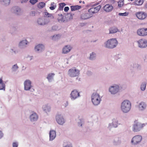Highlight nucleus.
Returning <instances> with one entry per match:
<instances>
[{
    "label": "nucleus",
    "mask_w": 147,
    "mask_h": 147,
    "mask_svg": "<svg viewBox=\"0 0 147 147\" xmlns=\"http://www.w3.org/2000/svg\"><path fill=\"white\" fill-rule=\"evenodd\" d=\"M131 106V103L129 100H124L121 103L120 109L123 113H127L130 111Z\"/></svg>",
    "instance_id": "nucleus-1"
},
{
    "label": "nucleus",
    "mask_w": 147,
    "mask_h": 147,
    "mask_svg": "<svg viewBox=\"0 0 147 147\" xmlns=\"http://www.w3.org/2000/svg\"><path fill=\"white\" fill-rule=\"evenodd\" d=\"M118 42L115 38L108 39L105 42L104 46L105 47L108 49H113L116 47Z\"/></svg>",
    "instance_id": "nucleus-2"
},
{
    "label": "nucleus",
    "mask_w": 147,
    "mask_h": 147,
    "mask_svg": "<svg viewBox=\"0 0 147 147\" xmlns=\"http://www.w3.org/2000/svg\"><path fill=\"white\" fill-rule=\"evenodd\" d=\"M145 125V123H142L137 120H136L133 125L132 130L135 132L139 131L142 129Z\"/></svg>",
    "instance_id": "nucleus-3"
},
{
    "label": "nucleus",
    "mask_w": 147,
    "mask_h": 147,
    "mask_svg": "<svg viewBox=\"0 0 147 147\" xmlns=\"http://www.w3.org/2000/svg\"><path fill=\"white\" fill-rule=\"evenodd\" d=\"M91 100L93 104L97 106L99 105L101 101V97L99 94L97 93H93L91 96Z\"/></svg>",
    "instance_id": "nucleus-4"
},
{
    "label": "nucleus",
    "mask_w": 147,
    "mask_h": 147,
    "mask_svg": "<svg viewBox=\"0 0 147 147\" xmlns=\"http://www.w3.org/2000/svg\"><path fill=\"white\" fill-rule=\"evenodd\" d=\"M80 70L75 67H73L69 69L68 71V75L71 77L78 76L80 74Z\"/></svg>",
    "instance_id": "nucleus-5"
},
{
    "label": "nucleus",
    "mask_w": 147,
    "mask_h": 147,
    "mask_svg": "<svg viewBox=\"0 0 147 147\" xmlns=\"http://www.w3.org/2000/svg\"><path fill=\"white\" fill-rule=\"evenodd\" d=\"M120 90V87L117 84H114L111 86L109 88V92L112 94H115L118 92Z\"/></svg>",
    "instance_id": "nucleus-6"
},
{
    "label": "nucleus",
    "mask_w": 147,
    "mask_h": 147,
    "mask_svg": "<svg viewBox=\"0 0 147 147\" xmlns=\"http://www.w3.org/2000/svg\"><path fill=\"white\" fill-rule=\"evenodd\" d=\"M142 139V136L140 135H137L133 137L131 139V143L133 145H136L139 144Z\"/></svg>",
    "instance_id": "nucleus-7"
},
{
    "label": "nucleus",
    "mask_w": 147,
    "mask_h": 147,
    "mask_svg": "<svg viewBox=\"0 0 147 147\" xmlns=\"http://www.w3.org/2000/svg\"><path fill=\"white\" fill-rule=\"evenodd\" d=\"M138 47L140 48L143 49L147 47V40L146 39L142 38L137 41Z\"/></svg>",
    "instance_id": "nucleus-8"
},
{
    "label": "nucleus",
    "mask_w": 147,
    "mask_h": 147,
    "mask_svg": "<svg viewBox=\"0 0 147 147\" xmlns=\"http://www.w3.org/2000/svg\"><path fill=\"white\" fill-rule=\"evenodd\" d=\"M137 34L139 36H144L147 35V28H142L138 29L137 31Z\"/></svg>",
    "instance_id": "nucleus-9"
},
{
    "label": "nucleus",
    "mask_w": 147,
    "mask_h": 147,
    "mask_svg": "<svg viewBox=\"0 0 147 147\" xmlns=\"http://www.w3.org/2000/svg\"><path fill=\"white\" fill-rule=\"evenodd\" d=\"M56 120L59 125H63L65 122L63 116L61 115L57 114L56 116Z\"/></svg>",
    "instance_id": "nucleus-10"
},
{
    "label": "nucleus",
    "mask_w": 147,
    "mask_h": 147,
    "mask_svg": "<svg viewBox=\"0 0 147 147\" xmlns=\"http://www.w3.org/2000/svg\"><path fill=\"white\" fill-rule=\"evenodd\" d=\"M70 97L72 100H74L80 96V93L76 90L72 91L70 94Z\"/></svg>",
    "instance_id": "nucleus-11"
},
{
    "label": "nucleus",
    "mask_w": 147,
    "mask_h": 147,
    "mask_svg": "<svg viewBox=\"0 0 147 147\" xmlns=\"http://www.w3.org/2000/svg\"><path fill=\"white\" fill-rule=\"evenodd\" d=\"M136 16L138 19L143 20L146 18L147 16V14L143 11L138 12L136 13Z\"/></svg>",
    "instance_id": "nucleus-12"
},
{
    "label": "nucleus",
    "mask_w": 147,
    "mask_h": 147,
    "mask_svg": "<svg viewBox=\"0 0 147 147\" xmlns=\"http://www.w3.org/2000/svg\"><path fill=\"white\" fill-rule=\"evenodd\" d=\"M137 107L140 111H143L146 109L147 105L145 102L142 101L138 104Z\"/></svg>",
    "instance_id": "nucleus-13"
},
{
    "label": "nucleus",
    "mask_w": 147,
    "mask_h": 147,
    "mask_svg": "<svg viewBox=\"0 0 147 147\" xmlns=\"http://www.w3.org/2000/svg\"><path fill=\"white\" fill-rule=\"evenodd\" d=\"M101 7V5H99L95 7L91 8L89 9L88 12L91 15L96 13L99 11Z\"/></svg>",
    "instance_id": "nucleus-14"
},
{
    "label": "nucleus",
    "mask_w": 147,
    "mask_h": 147,
    "mask_svg": "<svg viewBox=\"0 0 147 147\" xmlns=\"http://www.w3.org/2000/svg\"><path fill=\"white\" fill-rule=\"evenodd\" d=\"M72 49V47L70 45H66L63 48L62 53L64 54L68 53L71 51Z\"/></svg>",
    "instance_id": "nucleus-15"
},
{
    "label": "nucleus",
    "mask_w": 147,
    "mask_h": 147,
    "mask_svg": "<svg viewBox=\"0 0 147 147\" xmlns=\"http://www.w3.org/2000/svg\"><path fill=\"white\" fill-rule=\"evenodd\" d=\"M111 123H109L108 128L110 129L112 127H117L118 124V121L116 119H114L112 120Z\"/></svg>",
    "instance_id": "nucleus-16"
},
{
    "label": "nucleus",
    "mask_w": 147,
    "mask_h": 147,
    "mask_svg": "<svg viewBox=\"0 0 147 147\" xmlns=\"http://www.w3.org/2000/svg\"><path fill=\"white\" fill-rule=\"evenodd\" d=\"M113 9V7L111 5L108 4L105 5L103 7V10L106 12H111Z\"/></svg>",
    "instance_id": "nucleus-17"
},
{
    "label": "nucleus",
    "mask_w": 147,
    "mask_h": 147,
    "mask_svg": "<svg viewBox=\"0 0 147 147\" xmlns=\"http://www.w3.org/2000/svg\"><path fill=\"white\" fill-rule=\"evenodd\" d=\"M31 82L29 80H26L24 82V89L25 90H29L31 87Z\"/></svg>",
    "instance_id": "nucleus-18"
},
{
    "label": "nucleus",
    "mask_w": 147,
    "mask_h": 147,
    "mask_svg": "<svg viewBox=\"0 0 147 147\" xmlns=\"http://www.w3.org/2000/svg\"><path fill=\"white\" fill-rule=\"evenodd\" d=\"M74 13L72 12H70L69 13L65 15V21H69L72 19Z\"/></svg>",
    "instance_id": "nucleus-19"
},
{
    "label": "nucleus",
    "mask_w": 147,
    "mask_h": 147,
    "mask_svg": "<svg viewBox=\"0 0 147 147\" xmlns=\"http://www.w3.org/2000/svg\"><path fill=\"white\" fill-rule=\"evenodd\" d=\"M121 143V139L119 137L115 138L113 141V144L114 146L119 145Z\"/></svg>",
    "instance_id": "nucleus-20"
},
{
    "label": "nucleus",
    "mask_w": 147,
    "mask_h": 147,
    "mask_svg": "<svg viewBox=\"0 0 147 147\" xmlns=\"http://www.w3.org/2000/svg\"><path fill=\"white\" fill-rule=\"evenodd\" d=\"M56 133L55 131L53 130H51L50 131L49 133L50 140L52 141L55 138Z\"/></svg>",
    "instance_id": "nucleus-21"
},
{
    "label": "nucleus",
    "mask_w": 147,
    "mask_h": 147,
    "mask_svg": "<svg viewBox=\"0 0 147 147\" xmlns=\"http://www.w3.org/2000/svg\"><path fill=\"white\" fill-rule=\"evenodd\" d=\"M109 34H114L119 32L118 28L116 27H112L109 29Z\"/></svg>",
    "instance_id": "nucleus-22"
},
{
    "label": "nucleus",
    "mask_w": 147,
    "mask_h": 147,
    "mask_svg": "<svg viewBox=\"0 0 147 147\" xmlns=\"http://www.w3.org/2000/svg\"><path fill=\"white\" fill-rule=\"evenodd\" d=\"M55 75V74L54 73H49L48 74L47 78L49 82H51L53 80Z\"/></svg>",
    "instance_id": "nucleus-23"
},
{
    "label": "nucleus",
    "mask_w": 147,
    "mask_h": 147,
    "mask_svg": "<svg viewBox=\"0 0 147 147\" xmlns=\"http://www.w3.org/2000/svg\"><path fill=\"white\" fill-rule=\"evenodd\" d=\"M30 118L31 121H36L38 119V116L36 113H34L30 115Z\"/></svg>",
    "instance_id": "nucleus-24"
},
{
    "label": "nucleus",
    "mask_w": 147,
    "mask_h": 147,
    "mask_svg": "<svg viewBox=\"0 0 147 147\" xmlns=\"http://www.w3.org/2000/svg\"><path fill=\"white\" fill-rule=\"evenodd\" d=\"M91 16L88 13H83L81 15V18L83 20H86L90 18Z\"/></svg>",
    "instance_id": "nucleus-25"
},
{
    "label": "nucleus",
    "mask_w": 147,
    "mask_h": 147,
    "mask_svg": "<svg viewBox=\"0 0 147 147\" xmlns=\"http://www.w3.org/2000/svg\"><path fill=\"white\" fill-rule=\"evenodd\" d=\"M44 46L42 45H38L35 47V49L36 51H41L44 49Z\"/></svg>",
    "instance_id": "nucleus-26"
},
{
    "label": "nucleus",
    "mask_w": 147,
    "mask_h": 147,
    "mask_svg": "<svg viewBox=\"0 0 147 147\" xmlns=\"http://www.w3.org/2000/svg\"><path fill=\"white\" fill-rule=\"evenodd\" d=\"M71 11H73L80 9L81 8V7L78 5H76L75 6H71Z\"/></svg>",
    "instance_id": "nucleus-27"
},
{
    "label": "nucleus",
    "mask_w": 147,
    "mask_h": 147,
    "mask_svg": "<svg viewBox=\"0 0 147 147\" xmlns=\"http://www.w3.org/2000/svg\"><path fill=\"white\" fill-rule=\"evenodd\" d=\"M146 82H142L140 85L141 90L142 91H144L146 89Z\"/></svg>",
    "instance_id": "nucleus-28"
},
{
    "label": "nucleus",
    "mask_w": 147,
    "mask_h": 147,
    "mask_svg": "<svg viewBox=\"0 0 147 147\" xmlns=\"http://www.w3.org/2000/svg\"><path fill=\"white\" fill-rule=\"evenodd\" d=\"M96 53L94 52H92L90 53L89 59L91 60H94L96 59Z\"/></svg>",
    "instance_id": "nucleus-29"
},
{
    "label": "nucleus",
    "mask_w": 147,
    "mask_h": 147,
    "mask_svg": "<svg viewBox=\"0 0 147 147\" xmlns=\"http://www.w3.org/2000/svg\"><path fill=\"white\" fill-rule=\"evenodd\" d=\"M5 84L3 83L1 78H0V90L3 89L5 90Z\"/></svg>",
    "instance_id": "nucleus-30"
},
{
    "label": "nucleus",
    "mask_w": 147,
    "mask_h": 147,
    "mask_svg": "<svg viewBox=\"0 0 147 147\" xmlns=\"http://www.w3.org/2000/svg\"><path fill=\"white\" fill-rule=\"evenodd\" d=\"M51 6L49 7V9L51 10L55 9L57 7L56 3L54 2H52L50 5Z\"/></svg>",
    "instance_id": "nucleus-31"
},
{
    "label": "nucleus",
    "mask_w": 147,
    "mask_h": 147,
    "mask_svg": "<svg viewBox=\"0 0 147 147\" xmlns=\"http://www.w3.org/2000/svg\"><path fill=\"white\" fill-rule=\"evenodd\" d=\"M59 17L58 18V20L59 22H61L65 21V19L64 20L63 16L62 14L59 15Z\"/></svg>",
    "instance_id": "nucleus-32"
},
{
    "label": "nucleus",
    "mask_w": 147,
    "mask_h": 147,
    "mask_svg": "<svg viewBox=\"0 0 147 147\" xmlns=\"http://www.w3.org/2000/svg\"><path fill=\"white\" fill-rule=\"evenodd\" d=\"M124 0H120L118 2V7H121L124 4Z\"/></svg>",
    "instance_id": "nucleus-33"
},
{
    "label": "nucleus",
    "mask_w": 147,
    "mask_h": 147,
    "mask_svg": "<svg viewBox=\"0 0 147 147\" xmlns=\"http://www.w3.org/2000/svg\"><path fill=\"white\" fill-rule=\"evenodd\" d=\"M38 23L40 25H43L45 24V20L41 18L39 19L38 20Z\"/></svg>",
    "instance_id": "nucleus-34"
},
{
    "label": "nucleus",
    "mask_w": 147,
    "mask_h": 147,
    "mask_svg": "<svg viewBox=\"0 0 147 147\" xmlns=\"http://www.w3.org/2000/svg\"><path fill=\"white\" fill-rule=\"evenodd\" d=\"M60 36L59 34L55 35L52 37V39L54 40H56L59 38Z\"/></svg>",
    "instance_id": "nucleus-35"
},
{
    "label": "nucleus",
    "mask_w": 147,
    "mask_h": 147,
    "mask_svg": "<svg viewBox=\"0 0 147 147\" xmlns=\"http://www.w3.org/2000/svg\"><path fill=\"white\" fill-rule=\"evenodd\" d=\"M47 20H49V18H50V19L51 20H52L53 19L54 17L51 14H49L48 12H47Z\"/></svg>",
    "instance_id": "nucleus-36"
},
{
    "label": "nucleus",
    "mask_w": 147,
    "mask_h": 147,
    "mask_svg": "<svg viewBox=\"0 0 147 147\" xmlns=\"http://www.w3.org/2000/svg\"><path fill=\"white\" fill-rule=\"evenodd\" d=\"M66 5V4L64 3H60L59 4V9L60 10H63V8Z\"/></svg>",
    "instance_id": "nucleus-37"
},
{
    "label": "nucleus",
    "mask_w": 147,
    "mask_h": 147,
    "mask_svg": "<svg viewBox=\"0 0 147 147\" xmlns=\"http://www.w3.org/2000/svg\"><path fill=\"white\" fill-rule=\"evenodd\" d=\"M45 5V3L42 2H41L38 5V8L40 9H41L43 7H44Z\"/></svg>",
    "instance_id": "nucleus-38"
},
{
    "label": "nucleus",
    "mask_w": 147,
    "mask_h": 147,
    "mask_svg": "<svg viewBox=\"0 0 147 147\" xmlns=\"http://www.w3.org/2000/svg\"><path fill=\"white\" fill-rule=\"evenodd\" d=\"M143 2V0H136L135 4L137 5H141Z\"/></svg>",
    "instance_id": "nucleus-39"
},
{
    "label": "nucleus",
    "mask_w": 147,
    "mask_h": 147,
    "mask_svg": "<svg viewBox=\"0 0 147 147\" xmlns=\"http://www.w3.org/2000/svg\"><path fill=\"white\" fill-rule=\"evenodd\" d=\"M14 13H17V12H19L20 11V9L18 7H14L13 8Z\"/></svg>",
    "instance_id": "nucleus-40"
},
{
    "label": "nucleus",
    "mask_w": 147,
    "mask_h": 147,
    "mask_svg": "<svg viewBox=\"0 0 147 147\" xmlns=\"http://www.w3.org/2000/svg\"><path fill=\"white\" fill-rule=\"evenodd\" d=\"M129 13L127 12H125L123 13H118V15L119 16H126L128 15Z\"/></svg>",
    "instance_id": "nucleus-41"
},
{
    "label": "nucleus",
    "mask_w": 147,
    "mask_h": 147,
    "mask_svg": "<svg viewBox=\"0 0 147 147\" xmlns=\"http://www.w3.org/2000/svg\"><path fill=\"white\" fill-rule=\"evenodd\" d=\"M27 41L26 40H24L21 41L20 43V45H24L27 44Z\"/></svg>",
    "instance_id": "nucleus-42"
},
{
    "label": "nucleus",
    "mask_w": 147,
    "mask_h": 147,
    "mask_svg": "<svg viewBox=\"0 0 147 147\" xmlns=\"http://www.w3.org/2000/svg\"><path fill=\"white\" fill-rule=\"evenodd\" d=\"M0 1L3 2L5 4H9L10 2V0H0Z\"/></svg>",
    "instance_id": "nucleus-43"
},
{
    "label": "nucleus",
    "mask_w": 147,
    "mask_h": 147,
    "mask_svg": "<svg viewBox=\"0 0 147 147\" xmlns=\"http://www.w3.org/2000/svg\"><path fill=\"white\" fill-rule=\"evenodd\" d=\"M38 1L37 0H30V2L32 4H34Z\"/></svg>",
    "instance_id": "nucleus-44"
},
{
    "label": "nucleus",
    "mask_w": 147,
    "mask_h": 147,
    "mask_svg": "<svg viewBox=\"0 0 147 147\" xmlns=\"http://www.w3.org/2000/svg\"><path fill=\"white\" fill-rule=\"evenodd\" d=\"M83 123V121L82 120H80V121L78 122V126H82Z\"/></svg>",
    "instance_id": "nucleus-45"
},
{
    "label": "nucleus",
    "mask_w": 147,
    "mask_h": 147,
    "mask_svg": "<svg viewBox=\"0 0 147 147\" xmlns=\"http://www.w3.org/2000/svg\"><path fill=\"white\" fill-rule=\"evenodd\" d=\"M47 111L49 112L51 111V107L49 105L47 106Z\"/></svg>",
    "instance_id": "nucleus-46"
},
{
    "label": "nucleus",
    "mask_w": 147,
    "mask_h": 147,
    "mask_svg": "<svg viewBox=\"0 0 147 147\" xmlns=\"http://www.w3.org/2000/svg\"><path fill=\"white\" fill-rule=\"evenodd\" d=\"M18 144L16 142H14L13 144V147H18Z\"/></svg>",
    "instance_id": "nucleus-47"
},
{
    "label": "nucleus",
    "mask_w": 147,
    "mask_h": 147,
    "mask_svg": "<svg viewBox=\"0 0 147 147\" xmlns=\"http://www.w3.org/2000/svg\"><path fill=\"white\" fill-rule=\"evenodd\" d=\"M18 67L17 64L14 65L13 67V68L15 69H17L18 68Z\"/></svg>",
    "instance_id": "nucleus-48"
},
{
    "label": "nucleus",
    "mask_w": 147,
    "mask_h": 147,
    "mask_svg": "<svg viewBox=\"0 0 147 147\" xmlns=\"http://www.w3.org/2000/svg\"><path fill=\"white\" fill-rule=\"evenodd\" d=\"M69 9V7H66L64 8V10L65 12H67Z\"/></svg>",
    "instance_id": "nucleus-49"
},
{
    "label": "nucleus",
    "mask_w": 147,
    "mask_h": 147,
    "mask_svg": "<svg viewBox=\"0 0 147 147\" xmlns=\"http://www.w3.org/2000/svg\"><path fill=\"white\" fill-rule=\"evenodd\" d=\"M63 147H72V146L71 145L69 144H67L66 146H64Z\"/></svg>",
    "instance_id": "nucleus-50"
},
{
    "label": "nucleus",
    "mask_w": 147,
    "mask_h": 147,
    "mask_svg": "<svg viewBox=\"0 0 147 147\" xmlns=\"http://www.w3.org/2000/svg\"><path fill=\"white\" fill-rule=\"evenodd\" d=\"M110 2L112 4H114L115 2V0H110Z\"/></svg>",
    "instance_id": "nucleus-51"
},
{
    "label": "nucleus",
    "mask_w": 147,
    "mask_h": 147,
    "mask_svg": "<svg viewBox=\"0 0 147 147\" xmlns=\"http://www.w3.org/2000/svg\"><path fill=\"white\" fill-rule=\"evenodd\" d=\"M3 136V134L2 132L0 131V138H1Z\"/></svg>",
    "instance_id": "nucleus-52"
},
{
    "label": "nucleus",
    "mask_w": 147,
    "mask_h": 147,
    "mask_svg": "<svg viewBox=\"0 0 147 147\" xmlns=\"http://www.w3.org/2000/svg\"><path fill=\"white\" fill-rule=\"evenodd\" d=\"M28 0H22V3L26 2Z\"/></svg>",
    "instance_id": "nucleus-53"
},
{
    "label": "nucleus",
    "mask_w": 147,
    "mask_h": 147,
    "mask_svg": "<svg viewBox=\"0 0 147 147\" xmlns=\"http://www.w3.org/2000/svg\"><path fill=\"white\" fill-rule=\"evenodd\" d=\"M89 74V75H91L92 74V73L90 71H88V74Z\"/></svg>",
    "instance_id": "nucleus-54"
},
{
    "label": "nucleus",
    "mask_w": 147,
    "mask_h": 147,
    "mask_svg": "<svg viewBox=\"0 0 147 147\" xmlns=\"http://www.w3.org/2000/svg\"><path fill=\"white\" fill-rule=\"evenodd\" d=\"M145 8H147V3H146L145 5Z\"/></svg>",
    "instance_id": "nucleus-55"
},
{
    "label": "nucleus",
    "mask_w": 147,
    "mask_h": 147,
    "mask_svg": "<svg viewBox=\"0 0 147 147\" xmlns=\"http://www.w3.org/2000/svg\"><path fill=\"white\" fill-rule=\"evenodd\" d=\"M96 41H97V40H96L93 41V42H95Z\"/></svg>",
    "instance_id": "nucleus-56"
},
{
    "label": "nucleus",
    "mask_w": 147,
    "mask_h": 147,
    "mask_svg": "<svg viewBox=\"0 0 147 147\" xmlns=\"http://www.w3.org/2000/svg\"><path fill=\"white\" fill-rule=\"evenodd\" d=\"M33 13H35V12L34 11H32V14Z\"/></svg>",
    "instance_id": "nucleus-57"
},
{
    "label": "nucleus",
    "mask_w": 147,
    "mask_h": 147,
    "mask_svg": "<svg viewBox=\"0 0 147 147\" xmlns=\"http://www.w3.org/2000/svg\"><path fill=\"white\" fill-rule=\"evenodd\" d=\"M82 1H79V3H82Z\"/></svg>",
    "instance_id": "nucleus-58"
},
{
    "label": "nucleus",
    "mask_w": 147,
    "mask_h": 147,
    "mask_svg": "<svg viewBox=\"0 0 147 147\" xmlns=\"http://www.w3.org/2000/svg\"><path fill=\"white\" fill-rule=\"evenodd\" d=\"M96 5H97L96 4H95L94 5V6H96Z\"/></svg>",
    "instance_id": "nucleus-59"
},
{
    "label": "nucleus",
    "mask_w": 147,
    "mask_h": 147,
    "mask_svg": "<svg viewBox=\"0 0 147 147\" xmlns=\"http://www.w3.org/2000/svg\"><path fill=\"white\" fill-rule=\"evenodd\" d=\"M55 28V27H53V29H53V28Z\"/></svg>",
    "instance_id": "nucleus-60"
},
{
    "label": "nucleus",
    "mask_w": 147,
    "mask_h": 147,
    "mask_svg": "<svg viewBox=\"0 0 147 147\" xmlns=\"http://www.w3.org/2000/svg\"><path fill=\"white\" fill-rule=\"evenodd\" d=\"M82 3H84V1H83Z\"/></svg>",
    "instance_id": "nucleus-61"
},
{
    "label": "nucleus",
    "mask_w": 147,
    "mask_h": 147,
    "mask_svg": "<svg viewBox=\"0 0 147 147\" xmlns=\"http://www.w3.org/2000/svg\"><path fill=\"white\" fill-rule=\"evenodd\" d=\"M44 13H45V14H46V12H45Z\"/></svg>",
    "instance_id": "nucleus-62"
}]
</instances>
